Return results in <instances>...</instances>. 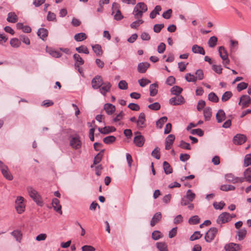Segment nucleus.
Instances as JSON below:
<instances>
[{"instance_id":"nucleus-1","label":"nucleus","mask_w":251,"mask_h":251,"mask_svg":"<svg viewBox=\"0 0 251 251\" xmlns=\"http://www.w3.org/2000/svg\"><path fill=\"white\" fill-rule=\"evenodd\" d=\"M26 191L29 197L33 201L39 206H42L43 205V201L41 196L38 192L32 187L27 186Z\"/></svg>"},{"instance_id":"nucleus-2","label":"nucleus","mask_w":251,"mask_h":251,"mask_svg":"<svg viewBox=\"0 0 251 251\" xmlns=\"http://www.w3.org/2000/svg\"><path fill=\"white\" fill-rule=\"evenodd\" d=\"M70 146L75 150H78L81 148L82 142L78 134L71 135L69 137Z\"/></svg>"},{"instance_id":"nucleus-3","label":"nucleus","mask_w":251,"mask_h":251,"mask_svg":"<svg viewBox=\"0 0 251 251\" xmlns=\"http://www.w3.org/2000/svg\"><path fill=\"white\" fill-rule=\"evenodd\" d=\"M15 208L18 213L22 214L25 209V199L22 196H18L15 200Z\"/></svg>"},{"instance_id":"nucleus-4","label":"nucleus","mask_w":251,"mask_h":251,"mask_svg":"<svg viewBox=\"0 0 251 251\" xmlns=\"http://www.w3.org/2000/svg\"><path fill=\"white\" fill-rule=\"evenodd\" d=\"M219 53L220 57L223 60V63L224 66L227 69H229L228 67H226V65L229 63L228 53L223 46H221L219 48Z\"/></svg>"},{"instance_id":"nucleus-5","label":"nucleus","mask_w":251,"mask_h":251,"mask_svg":"<svg viewBox=\"0 0 251 251\" xmlns=\"http://www.w3.org/2000/svg\"><path fill=\"white\" fill-rule=\"evenodd\" d=\"M232 218V217L229 213L223 212L218 216L216 222L222 226L223 224L229 222Z\"/></svg>"},{"instance_id":"nucleus-6","label":"nucleus","mask_w":251,"mask_h":251,"mask_svg":"<svg viewBox=\"0 0 251 251\" xmlns=\"http://www.w3.org/2000/svg\"><path fill=\"white\" fill-rule=\"evenodd\" d=\"M218 231V229L216 227H211L205 233L204 237L205 241L208 243H210L213 241Z\"/></svg>"},{"instance_id":"nucleus-7","label":"nucleus","mask_w":251,"mask_h":251,"mask_svg":"<svg viewBox=\"0 0 251 251\" xmlns=\"http://www.w3.org/2000/svg\"><path fill=\"white\" fill-rule=\"evenodd\" d=\"M0 170L3 176L8 180H12L13 179V176L9 171L8 167L0 161Z\"/></svg>"},{"instance_id":"nucleus-8","label":"nucleus","mask_w":251,"mask_h":251,"mask_svg":"<svg viewBox=\"0 0 251 251\" xmlns=\"http://www.w3.org/2000/svg\"><path fill=\"white\" fill-rule=\"evenodd\" d=\"M103 80L100 75H96L91 81L92 87L94 89H98L102 85Z\"/></svg>"},{"instance_id":"nucleus-9","label":"nucleus","mask_w":251,"mask_h":251,"mask_svg":"<svg viewBox=\"0 0 251 251\" xmlns=\"http://www.w3.org/2000/svg\"><path fill=\"white\" fill-rule=\"evenodd\" d=\"M135 136L134 138L133 142L134 144L139 147H142L145 143V138L141 134L140 132L137 131L135 132Z\"/></svg>"},{"instance_id":"nucleus-10","label":"nucleus","mask_w":251,"mask_h":251,"mask_svg":"<svg viewBox=\"0 0 251 251\" xmlns=\"http://www.w3.org/2000/svg\"><path fill=\"white\" fill-rule=\"evenodd\" d=\"M225 178L226 180L230 183H242L243 178L241 177H238L234 176L232 174H228L225 175Z\"/></svg>"},{"instance_id":"nucleus-11","label":"nucleus","mask_w":251,"mask_h":251,"mask_svg":"<svg viewBox=\"0 0 251 251\" xmlns=\"http://www.w3.org/2000/svg\"><path fill=\"white\" fill-rule=\"evenodd\" d=\"M251 103V99L250 97L248 95H243L240 98L238 104L239 105H242V108H245L249 106Z\"/></svg>"},{"instance_id":"nucleus-12","label":"nucleus","mask_w":251,"mask_h":251,"mask_svg":"<svg viewBox=\"0 0 251 251\" xmlns=\"http://www.w3.org/2000/svg\"><path fill=\"white\" fill-rule=\"evenodd\" d=\"M170 103L172 105H177L183 104L185 102L184 99L182 96H176L172 98L169 100Z\"/></svg>"},{"instance_id":"nucleus-13","label":"nucleus","mask_w":251,"mask_h":251,"mask_svg":"<svg viewBox=\"0 0 251 251\" xmlns=\"http://www.w3.org/2000/svg\"><path fill=\"white\" fill-rule=\"evenodd\" d=\"M246 140L247 137L245 135L238 134L233 137V142L235 145H241L244 143Z\"/></svg>"},{"instance_id":"nucleus-14","label":"nucleus","mask_w":251,"mask_h":251,"mask_svg":"<svg viewBox=\"0 0 251 251\" xmlns=\"http://www.w3.org/2000/svg\"><path fill=\"white\" fill-rule=\"evenodd\" d=\"M111 86V83L109 82H102V85L99 88L100 93L103 96H105L106 94L110 91Z\"/></svg>"},{"instance_id":"nucleus-15","label":"nucleus","mask_w":251,"mask_h":251,"mask_svg":"<svg viewBox=\"0 0 251 251\" xmlns=\"http://www.w3.org/2000/svg\"><path fill=\"white\" fill-rule=\"evenodd\" d=\"M51 204L53 209L59 214L62 215V211L61 210L62 206L60 204V201L57 198H53L52 200Z\"/></svg>"},{"instance_id":"nucleus-16","label":"nucleus","mask_w":251,"mask_h":251,"mask_svg":"<svg viewBox=\"0 0 251 251\" xmlns=\"http://www.w3.org/2000/svg\"><path fill=\"white\" fill-rule=\"evenodd\" d=\"M145 122V114L144 113L142 112L139 114L138 119L137 120V126L139 128H144L146 126Z\"/></svg>"},{"instance_id":"nucleus-17","label":"nucleus","mask_w":251,"mask_h":251,"mask_svg":"<svg viewBox=\"0 0 251 251\" xmlns=\"http://www.w3.org/2000/svg\"><path fill=\"white\" fill-rule=\"evenodd\" d=\"M224 248L226 251H239L240 250V245L233 243L226 244Z\"/></svg>"},{"instance_id":"nucleus-18","label":"nucleus","mask_w":251,"mask_h":251,"mask_svg":"<svg viewBox=\"0 0 251 251\" xmlns=\"http://www.w3.org/2000/svg\"><path fill=\"white\" fill-rule=\"evenodd\" d=\"M175 136L173 134L169 135L165 140V149L170 150L175 141Z\"/></svg>"},{"instance_id":"nucleus-19","label":"nucleus","mask_w":251,"mask_h":251,"mask_svg":"<svg viewBox=\"0 0 251 251\" xmlns=\"http://www.w3.org/2000/svg\"><path fill=\"white\" fill-rule=\"evenodd\" d=\"M73 58L75 60V68H79L80 66L84 64V61L81 57V56L77 53H75L73 55Z\"/></svg>"},{"instance_id":"nucleus-20","label":"nucleus","mask_w":251,"mask_h":251,"mask_svg":"<svg viewBox=\"0 0 251 251\" xmlns=\"http://www.w3.org/2000/svg\"><path fill=\"white\" fill-rule=\"evenodd\" d=\"M243 177H241L243 178V182L247 181L249 183H251V168L246 169L243 173Z\"/></svg>"},{"instance_id":"nucleus-21","label":"nucleus","mask_w":251,"mask_h":251,"mask_svg":"<svg viewBox=\"0 0 251 251\" xmlns=\"http://www.w3.org/2000/svg\"><path fill=\"white\" fill-rule=\"evenodd\" d=\"M150 66V64L148 62H141L138 64L137 70L140 73H145Z\"/></svg>"},{"instance_id":"nucleus-22","label":"nucleus","mask_w":251,"mask_h":251,"mask_svg":"<svg viewBox=\"0 0 251 251\" xmlns=\"http://www.w3.org/2000/svg\"><path fill=\"white\" fill-rule=\"evenodd\" d=\"M38 36L43 41H46L48 35V30L44 28H40L37 31Z\"/></svg>"},{"instance_id":"nucleus-23","label":"nucleus","mask_w":251,"mask_h":251,"mask_svg":"<svg viewBox=\"0 0 251 251\" xmlns=\"http://www.w3.org/2000/svg\"><path fill=\"white\" fill-rule=\"evenodd\" d=\"M104 110L108 115H112L116 110L115 106L111 103H106L104 105Z\"/></svg>"},{"instance_id":"nucleus-24","label":"nucleus","mask_w":251,"mask_h":251,"mask_svg":"<svg viewBox=\"0 0 251 251\" xmlns=\"http://www.w3.org/2000/svg\"><path fill=\"white\" fill-rule=\"evenodd\" d=\"M162 218V215L161 212H158L156 213L152 218L151 221V226H154L156 224L159 222Z\"/></svg>"},{"instance_id":"nucleus-25","label":"nucleus","mask_w":251,"mask_h":251,"mask_svg":"<svg viewBox=\"0 0 251 251\" xmlns=\"http://www.w3.org/2000/svg\"><path fill=\"white\" fill-rule=\"evenodd\" d=\"M216 118L217 122L219 123H221L225 120L226 116L224 111L222 109L219 110L216 114Z\"/></svg>"},{"instance_id":"nucleus-26","label":"nucleus","mask_w":251,"mask_h":251,"mask_svg":"<svg viewBox=\"0 0 251 251\" xmlns=\"http://www.w3.org/2000/svg\"><path fill=\"white\" fill-rule=\"evenodd\" d=\"M46 51L52 57L59 58L61 56L62 54L58 51H57L51 48H46Z\"/></svg>"},{"instance_id":"nucleus-27","label":"nucleus","mask_w":251,"mask_h":251,"mask_svg":"<svg viewBox=\"0 0 251 251\" xmlns=\"http://www.w3.org/2000/svg\"><path fill=\"white\" fill-rule=\"evenodd\" d=\"M203 113L204 117V120L205 121H209L212 116L211 108L209 107H205L203 109Z\"/></svg>"},{"instance_id":"nucleus-28","label":"nucleus","mask_w":251,"mask_h":251,"mask_svg":"<svg viewBox=\"0 0 251 251\" xmlns=\"http://www.w3.org/2000/svg\"><path fill=\"white\" fill-rule=\"evenodd\" d=\"M192 51L194 53H199L202 55L205 54V51L203 48L198 45H194L192 46Z\"/></svg>"},{"instance_id":"nucleus-29","label":"nucleus","mask_w":251,"mask_h":251,"mask_svg":"<svg viewBox=\"0 0 251 251\" xmlns=\"http://www.w3.org/2000/svg\"><path fill=\"white\" fill-rule=\"evenodd\" d=\"M18 20V18L15 12H10L8 14L7 21L11 23H15Z\"/></svg>"},{"instance_id":"nucleus-30","label":"nucleus","mask_w":251,"mask_h":251,"mask_svg":"<svg viewBox=\"0 0 251 251\" xmlns=\"http://www.w3.org/2000/svg\"><path fill=\"white\" fill-rule=\"evenodd\" d=\"M158 92V84L156 83H153L150 86V96H155Z\"/></svg>"},{"instance_id":"nucleus-31","label":"nucleus","mask_w":251,"mask_h":251,"mask_svg":"<svg viewBox=\"0 0 251 251\" xmlns=\"http://www.w3.org/2000/svg\"><path fill=\"white\" fill-rule=\"evenodd\" d=\"M10 44L14 48H18L21 45V41L20 39L13 38L10 40Z\"/></svg>"},{"instance_id":"nucleus-32","label":"nucleus","mask_w":251,"mask_h":251,"mask_svg":"<svg viewBox=\"0 0 251 251\" xmlns=\"http://www.w3.org/2000/svg\"><path fill=\"white\" fill-rule=\"evenodd\" d=\"M92 48L93 51L97 56H100L102 55L103 52L100 45L99 44H96L95 45H92Z\"/></svg>"},{"instance_id":"nucleus-33","label":"nucleus","mask_w":251,"mask_h":251,"mask_svg":"<svg viewBox=\"0 0 251 251\" xmlns=\"http://www.w3.org/2000/svg\"><path fill=\"white\" fill-rule=\"evenodd\" d=\"M11 234L16 239V241L20 243L22 238V234L21 231L15 230L13 231Z\"/></svg>"},{"instance_id":"nucleus-34","label":"nucleus","mask_w":251,"mask_h":251,"mask_svg":"<svg viewBox=\"0 0 251 251\" xmlns=\"http://www.w3.org/2000/svg\"><path fill=\"white\" fill-rule=\"evenodd\" d=\"M161 10V6L160 5H156L154 9L151 12L150 17L152 19L155 18L157 15L159 14V12Z\"/></svg>"},{"instance_id":"nucleus-35","label":"nucleus","mask_w":251,"mask_h":251,"mask_svg":"<svg viewBox=\"0 0 251 251\" xmlns=\"http://www.w3.org/2000/svg\"><path fill=\"white\" fill-rule=\"evenodd\" d=\"M183 89L179 86H174L171 89V92L172 95L180 96L179 94L182 92Z\"/></svg>"},{"instance_id":"nucleus-36","label":"nucleus","mask_w":251,"mask_h":251,"mask_svg":"<svg viewBox=\"0 0 251 251\" xmlns=\"http://www.w3.org/2000/svg\"><path fill=\"white\" fill-rule=\"evenodd\" d=\"M163 169L166 174H170L173 172V169L169 163L167 161H164L163 163Z\"/></svg>"},{"instance_id":"nucleus-37","label":"nucleus","mask_w":251,"mask_h":251,"mask_svg":"<svg viewBox=\"0 0 251 251\" xmlns=\"http://www.w3.org/2000/svg\"><path fill=\"white\" fill-rule=\"evenodd\" d=\"M104 151V150H101L94 157L93 160V165H97L101 160L102 156L103 155Z\"/></svg>"},{"instance_id":"nucleus-38","label":"nucleus","mask_w":251,"mask_h":251,"mask_svg":"<svg viewBox=\"0 0 251 251\" xmlns=\"http://www.w3.org/2000/svg\"><path fill=\"white\" fill-rule=\"evenodd\" d=\"M74 38L76 41L80 42L85 40L87 38V36L85 33L81 32L76 34Z\"/></svg>"},{"instance_id":"nucleus-39","label":"nucleus","mask_w":251,"mask_h":251,"mask_svg":"<svg viewBox=\"0 0 251 251\" xmlns=\"http://www.w3.org/2000/svg\"><path fill=\"white\" fill-rule=\"evenodd\" d=\"M208 100L213 102H218L219 101V98L214 92L210 93L208 95Z\"/></svg>"},{"instance_id":"nucleus-40","label":"nucleus","mask_w":251,"mask_h":251,"mask_svg":"<svg viewBox=\"0 0 251 251\" xmlns=\"http://www.w3.org/2000/svg\"><path fill=\"white\" fill-rule=\"evenodd\" d=\"M132 14L134 16L135 19H139L143 17V13L139 10L138 7H134Z\"/></svg>"},{"instance_id":"nucleus-41","label":"nucleus","mask_w":251,"mask_h":251,"mask_svg":"<svg viewBox=\"0 0 251 251\" xmlns=\"http://www.w3.org/2000/svg\"><path fill=\"white\" fill-rule=\"evenodd\" d=\"M156 247L159 251H168L167 245L164 242H158L156 244Z\"/></svg>"},{"instance_id":"nucleus-42","label":"nucleus","mask_w":251,"mask_h":251,"mask_svg":"<svg viewBox=\"0 0 251 251\" xmlns=\"http://www.w3.org/2000/svg\"><path fill=\"white\" fill-rule=\"evenodd\" d=\"M136 7L141 11L144 13L148 10V7L147 5L143 2H140L137 3L135 6Z\"/></svg>"},{"instance_id":"nucleus-43","label":"nucleus","mask_w":251,"mask_h":251,"mask_svg":"<svg viewBox=\"0 0 251 251\" xmlns=\"http://www.w3.org/2000/svg\"><path fill=\"white\" fill-rule=\"evenodd\" d=\"M167 117L166 116L161 117L156 122V126L158 128H161L163 125L167 121Z\"/></svg>"},{"instance_id":"nucleus-44","label":"nucleus","mask_w":251,"mask_h":251,"mask_svg":"<svg viewBox=\"0 0 251 251\" xmlns=\"http://www.w3.org/2000/svg\"><path fill=\"white\" fill-rule=\"evenodd\" d=\"M75 50L78 53H84L86 54H88L89 53V50L88 48L83 45H81L78 47L75 48Z\"/></svg>"},{"instance_id":"nucleus-45","label":"nucleus","mask_w":251,"mask_h":251,"mask_svg":"<svg viewBox=\"0 0 251 251\" xmlns=\"http://www.w3.org/2000/svg\"><path fill=\"white\" fill-rule=\"evenodd\" d=\"M217 38L216 36L211 37L208 41L209 47L210 48H214L217 44Z\"/></svg>"},{"instance_id":"nucleus-46","label":"nucleus","mask_w":251,"mask_h":251,"mask_svg":"<svg viewBox=\"0 0 251 251\" xmlns=\"http://www.w3.org/2000/svg\"><path fill=\"white\" fill-rule=\"evenodd\" d=\"M116 137L114 136L110 135L103 138V141L106 144H110L116 140Z\"/></svg>"},{"instance_id":"nucleus-47","label":"nucleus","mask_w":251,"mask_h":251,"mask_svg":"<svg viewBox=\"0 0 251 251\" xmlns=\"http://www.w3.org/2000/svg\"><path fill=\"white\" fill-rule=\"evenodd\" d=\"M250 165H251V153L245 155L243 165L244 167H247Z\"/></svg>"},{"instance_id":"nucleus-48","label":"nucleus","mask_w":251,"mask_h":251,"mask_svg":"<svg viewBox=\"0 0 251 251\" xmlns=\"http://www.w3.org/2000/svg\"><path fill=\"white\" fill-rule=\"evenodd\" d=\"M232 96V93L230 91H226L222 97V101L225 102L227 101Z\"/></svg>"},{"instance_id":"nucleus-49","label":"nucleus","mask_w":251,"mask_h":251,"mask_svg":"<svg viewBox=\"0 0 251 251\" xmlns=\"http://www.w3.org/2000/svg\"><path fill=\"white\" fill-rule=\"evenodd\" d=\"M195 194L191 190L189 189L186 193V195L185 196L190 201L192 202L195 198Z\"/></svg>"},{"instance_id":"nucleus-50","label":"nucleus","mask_w":251,"mask_h":251,"mask_svg":"<svg viewBox=\"0 0 251 251\" xmlns=\"http://www.w3.org/2000/svg\"><path fill=\"white\" fill-rule=\"evenodd\" d=\"M202 236V234L201 233L200 231H195L190 236V240L191 241H194L200 239Z\"/></svg>"},{"instance_id":"nucleus-51","label":"nucleus","mask_w":251,"mask_h":251,"mask_svg":"<svg viewBox=\"0 0 251 251\" xmlns=\"http://www.w3.org/2000/svg\"><path fill=\"white\" fill-rule=\"evenodd\" d=\"M235 189V187L231 185H222L221 186L220 189L222 191H231V190H234Z\"/></svg>"},{"instance_id":"nucleus-52","label":"nucleus","mask_w":251,"mask_h":251,"mask_svg":"<svg viewBox=\"0 0 251 251\" xmlns=\"http://www.w3.org/2000/svg\"><path fill=\"white\" fill-rule=\"evenodd\" d=\"M185 79L188 82H196L197 81V77H195L194 75L190 73H187L185 76Z\"/></svg>"},{"instance_id":"nucleus-53","label":"nucleus","mask_w":251,"mask_h":251,"mask_svg":"<svg viewBox=\"0 0 251 251\" xmlns=\"http://www.w3.org/2000/svg\"><path fill=\"white\" fill-rule=\"evenodd\" d=\"M200 219L198 216L195 215L191 217L189 219V223L190 224L196 225L200 223Z\"/></svg>"},{"instance_id":"nucleus-54","label":"nucleus","mask_w":251,"mask_h":251,"mask_svg":"<svg viewBox=\"0 0 251 251\" xmlns=\"http://www.w3.org/2000/svg\"><path fill=\"white\" fill-rule=\"evenodd\" d=\"M143 23L144 21L142 20L138 19L130 24V27L132 28L136 29L140 25L142 24Z\"/></svg>"},{"instance_id":"nucleus-55","label":"nucleus","mask_w":251,"mask_h":251,"mask_svg":"<svg viewBox=\"0 0 251 251\" xmlns=\"http://www.w3.org/2000/svg\"><path fill=\"white\" fill-rule=\"evenodd\" d=\"M151 155L156 159H159L160 158V149L156 147L151 152Z\"/></svg>"},{"instance_id":"nucleus-56","label":"nucleus","mask_w":251,"mask_h":251,"mask_svg":"<svg viewBox=\"0 0 251 251\" xmlns=\"http://www.w3.org/2000/svg\"><path fill=\"white\" fill-rule=\"evenodd\" d=\"M160 104L158 102H155L153 103L149 104L148 105V108L152 110H158L160 108Z\"/></svg>"},{"instance_id":"nucleus-57","label":"nucleus","mask_w":251,"mask_h":251,"mask_svg":"<svg viewBox=\"0 0 251 251\" xmlns=\"http://www.w3.org/2000/svg\"><path fill=\"white\" fill-rule=\"evenodd\" d=\"M248 86V84L247 83L242 82L239 84H238L237 86V89L238 92H240L242 90H243L246 89Z\"/></svg>"},{"instance_id":"nucleus-58","label":"nucleus","mask_w":251,"mask_h":251,"mask_svg":"<svg viewBox=\"0 0 251 251\" xmlns=\"http://www.w3.org/2000/svg\"><path fill=\"white\" fill-rule=\"evenodd\" d=\"M179 147L182 149L190 150L191 147L189 143H186L183 140L180 142Z\"/></svg>"},{"instance_id":"nucleus-59","label":"nucleus","mask_w":251,"mask_h":251,"mask_svg":"<svg viewBox=\"0 0 251 251\" xmlns=\"http://www.w3.org/2000/svg\"><path fill=\"white\" fill-rule=\"evenodd\" d=\"M19 38L20 41L21 40L24 43L27 45H29L30 44V41L29 38L25 35H21L19 36Z\"/></svg>"},{"instance_id":"nucleus-60","label":"nucleus","mask_w":251,"mask_h":251,"mask_svg":"<svg viewBox=\"0 0 251 251\" xmlns=\"http://www.w3.org/2000/svg\"><path fill=\"white\" fill-rule=\"evenodd\" d=\"M151 237L154 240H157L162 237L161 233L158 230L154 231L152 233Z\"/></svg>"},{"instance_id":"nucleus-61","label":"nucleus","mask_w":251,"mask_h":251,"mask_svg":"<svg viewBox=\"0 0 251 251\" xmlns=\"http://www.w3.org/2000/svg\"><path fill=\"white\" fill-rule=\"evenodd\" d=\"M138 82L142 87L146 86L147 84L151 83V81L147 78H142L138 80Z\"/></svg>"},{"instance_id":"nucleus-62","label":"nucleus","mask_w":251,"mask_h":251,"mask_svg":"<svg viewBox=\"0 0 251 251\" xmlns=\"http://www.w3.org/2000/svg\"><path fill=\"white\" fill-rule=\"evenodd\" d=\"M213 205L215 209L221 210L225 205V203L223 201H221L220 202H214Z\"/></svg>"},{"instance_id":"nucleus-63","label":"nucleus","mask_w":251,"mask_h":251,"mask_svg":"<svg viewBox=\"0 0 251 251\" xmlns=\"http://www.w3.org/2000/svg\"><path fill=\"white\" fill-rule=\"evenodd\" d=\"M191 133L193 135H197L199 136H202L204 134L203 131L200 128L192 129L191 131Z\"/></svg>"},{"instance_id":"nucleus-64","label":"nucleus","mask_w":251,"mask_h":251,"mask_svg":"<svg viewBox=\"0 0 251 251\" xmlns=\"http://www.w3.org/2000/svg\"><path fill=\"white\" fill-rule=\"evenodd\" d=\"M247 234V230L245 229H241L238 231V239L242 240L246 236Z\"/></svg>"}]
</instances>
